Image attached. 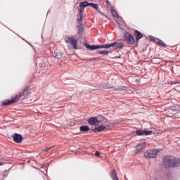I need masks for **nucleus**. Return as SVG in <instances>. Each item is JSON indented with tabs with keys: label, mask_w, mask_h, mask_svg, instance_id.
I'll use <instances>...</instances> for the list:
<instances>
[{
	"label": "nucleus",
	"mask_w": 180,
	"mask_h": 180,
	"mask_svg": "<svg viewBox=\"0 0 180 180\" xmlns=\"http://www.w3.org/2000/svg\"><path fill=\"white\" fill-rule=\"evenodd\" d=\"M47 167H49V165H44V168H47Z\"/></svg>",
	"instance_id": "nucleus-33"
},
{
	"label": "nucleus",
	"mask_w": 180,
	"mask_h": 180,
	"mask_svg": "<svg viewBox=\"0 0 180 180\" xmlns=\"http://www.w3.org/2000/svg\"><path fill=\"white\" fill-rule=\"evenodd\" d=\"M167 117H175V115L172 113H167Z\"/></svg>",
	"instance_id": "nucleus-28"
},
{
	"label": "nucleus",
	"mask_w": 180,
	"mask_h": 180,
	"mask_svg": "<svg viewBox=\"0 0 180 180\" xmlns=\"http://www.w3.org/2000/svg\"><path fill=\"white\" fill-rule=\"evenodd\" d=\"M134 35L136 37V41H139L143 37V34L139 30H135Z\"/></svg>",
	"instance_id": "nucleus-18"
},
{
	"label": "nucleus",
	"mask_w": 180,
	"mask_h": 180,
	"mask_svg": "<svg viewBox=\"0 0 180 180\" xmlns=\"http://www.w3.org/2000/svg\"><path fill=\"white\" fill-rule=\"evenodd\" d=\"M112 47H114L115 50H117V49H123L124 45L123 43H117V42H113L111 43Z\"/></svg>",
	"instance_id": "nucleus-13"
},
{
	"label": "nucleus",
	"mask_w": 180,
	"mask_h": 180,
	"mask_svg": "<svg viewBox=\"0 0 180 180\" xmlns=\"http://www.w3.org/2000/svg\"><path fill=\"white\" fill-rule=\"evenodd\" d=\"M111 13L114 18H119V14H117V12L113 8H111Z\"/></svg>",
	"instance_id": "nucleus-24"
},
{
	"label": "nucleus",
	"mask_w": 180,
	"mask_h": 180,
	"mask_svg": "<svg viewBox=\"0 0 180 180\" xmlns=\"http://www.w3.org/2000/svg\"><path fill=\"white\" fill-rule=\"evenodd\" d=\"M97 120H98V124L99 123H106V120H108L105 117H103L102 115L97 116Z\"/></svg>",
	"instance_id": "nucleus-19"
},
{
	"label": "nucleus",
	"mask_w": 180,
	"mask_h": 180,
	"mask_svg": "<svg viewBox=\"0 0 180 180\" xmlns=\"http://www.w3.org/2000/svg\"><path fill=\"white\" fill-rule=\"evenodd\" d=\"M118 89L120 91H126V86H120Z\"/></svg>",
	"instance_id": "nucleus-30"
},
{
	"label": "nucleus",
	"mask_w": 180,
	"mask_h": 180,
	"mask_svg": "<svg viewBox=\"0 0 180 180\" xmlns=\"http://www.w3.org/2000/svg\"><path fill=\"white\" fill-rule=\"evenodd\" d=\"M89 6H91V8H94V9H96L100 13H102V12L99 11V6L98 4L95 3H89Z\"/></svg>",
	"instance_id": "nucleus-20"
},
{
	"label": "nucleus",
	"mask_w": 180,
	"mask_h": 180,
	"mask_svg": "<svg viewBox=\"0 0 180 180\" xmlns=\"http://www.w3.org/2000/svg\"><path fill=\"white\" fill-rule=\"evenodd\" d=\"M20 96L22 94L17 95L15 97L13 98L11 100H5L2 102V106H7V105H11V103H15L16 101H19L20 99Z\"/></svg>",
	"instance_id": "nucleus-6"
},
{
	"label": "nucleus",
	"mask_w": 180,
	"mask_h": 180,
	"mask_svg": "<svg viewBox=\"0 0 180 180\" xmlns=\"http://www.w3.org/2000/svg\"><path fill=\"white\" fill-rule=\"evenodd\" d=\"M29 89H30V87H27V88H25V89H24V91H23L22 94H25V92H26V91H29Z\"/></svg>",
	"instance_id": "nucleus-31"
},
{
	"label": "nucleus",
	"mask_w": 180,
	"mask_h": 180,
	"mask_svg": "<svg viewBox=\"0 0 180 180\" xmlns=\"http://www.w3.org/2000/svg\"><path fill=\"white\" fill-rule=\"evenodd\" d=\"M148 38L153 41V43H156V44H158L159 46H162V47H167V44L162 41V40H160V39H157L153 35L148 36Z\"/></svg>",
	"instance_id": "nucleus-7"
},
{
	"label": "nucleus",
	"mask_w": 180,
	"mask_h": 180,
	"mask_svg": "<svg viewBox=\"0 0 180 180\" xmlns=\"http://www.w3.org/2000/svg\"><path fill=\"white\" fill-rule=\"evenodd\" d=\"M161 150V149L150 150L144 153V157H146V158H155L157 157V154H158Z\"/></svg>",
	"instance_id": "nucleus-3"
},
{
	"label": "nucleus",
	"mask_w": 180,
	"mask_h": 180,
	"mask_svg": "<svg viewBox=\"0 0 180 180\" xmlns=\"http://www.w3.org/2000/svg\"><path fill=\"white\" fill-rule=\"evenodd\" d=\"M54 146H51V147H46L44 149L42 150V151H45V153H47V151H49V150H51V148H53Z\"/></svg>",
	"instance_id": "nucleus-27"
},
{
	"label": "nucleus",
	"mask_w": 180,
	"mask_h": 180,
	"mask_svg": "<svg viewBox=\"0 0 180 180\" xmlns=\"http://www.w3.org/2000/svg\"><path fill=\"white\" fill-rule=\"evenodd\" d=\"M12 138L13 139V141H15V143H22V141L23 140V137L22 136V135L19 134H14L12 136Z\"/></svg>",
	"instance_id": "nucleus-10"
},
{
	"label": "nucleus",
	"mask_w": 180,
	"mask_h": 180,
	"mask_svg": "<svg viewBox=\"0 0 180 180\" xmlns=\"http://www.w3.org/2000/svg\"><path fill=\"white\" fill-rule=\"evenodd\" d=\"M65 43H69L73 48L77 50V46L78 45V41L74 37H68L65 38Z\"/></svg>",
	"instance_id": "nucleus-5"
},
{
	"label": "nucleus",
	"mask_w": 180,
	"mask_h": 180,
	"mask_svg": "<svg viewBox=\"0 0 180 180\" xmlns=\"http://www.w3.org/2000/svg\"><path fill=\"white\" fill-rule=\"evenodd\" d=\"M147 146L146 142L140 143L137 145L136 148L134 150L135 154H137L139 153H141L143 151V148Z\"/></svg>",
	"instance_id": "nucleus-9"
},
{
	"label": "nucleus",
	"mask_w": 180,
	"mask_h": 180,
	"mask_svg": "<svg viewBox=\"0 0 180 180\" xmlns=\"http://www.w3.org/2000/svg\"><path fill=\"white\" fill-rule=\"evenodd\" d=\"M124 39L127 41V44H134V37L129 32H126L124 34Z\"/></svg>",
	"instance_id": "nucleus-4"
},
{
	"label": "nucleus",
	"mask_w": 180,
	"mask_h": 180,
	"mask_svg": "<svg viewBox=\"0 0 180 180\" xmlns=\"http://www.w3.org/2000/svg\"><path fill=\"white\" fill-rule=\"evenodd\" d=\"M112 46V44H101L99 45V49H110Z\"/></svg>",
	"instance_id": "nucleus-23"
},
{
	"label": "nucleus",
	"mask_w": 180,
	"mask_h": 180,
	"mask_svg": "<svg viewBox=\"0 0 180 180\" xmlns=\"http://www.w3.org/2000/svg\"><path fill=\"white\" fill-rule=\"evenodd\" d=\"M179 108H180L179 104H176L174 105L170 106V110H174V112L179 110Z\"/></svg>",
	"instance_id": "nucleus-22"
},
{
	"label": "nucleus",
	"mask_w": 180,
	"mask_h": 180,
	"mask_svg": "<svg viewBox=\"0 0 180 180\" xmlns=\"http://www.w3.org/2000/svg\"><path fill=\"white\" fill-rule=\"evenodd\" d=\"M79 13L77 15V22H82L84 19V9L86 8V6H89V3L88 1H82L79 5Z\"/></svg>",
	"instance_id": "nucleus-2"
},
{
	"label": "nucleus",
	"mask_w": 180,
	"mask_h": 180,
	"mask_svg": "<svg viewBox=\"0 0 180 180\" xmlns=\"http://www.w3.org/2000/svg\"><path fill=\"white\" fill-rule=\"evenodd\" d=\"M91 128L87 125H83L79 127L80 131H89Z\"/></svg>",
	"instance_id": "nucleus-21"
},
{
	"label": "nucleus",
	"mask_w": 180,
	"mask_h": 180,
	"mask_svg": "<svg viewBox=\"0 0 180 180\" xmlns=\"http://www.w3.org/2000/svg\"><path fill=\"white\" fill-rule=\"evenodd\" d=\"M85 47L88 49V50H91L94 51V50H98L99 49V45H90L88 43L85 44Z\"/></svg>",
	"instance_id": "nucleus-15"
},
{
	"label": "nucleus",
	"mask_w": 180,
	"mask_h": 180,
	"mask_svg": "<svg viewBox=\"0 0 180 180\" xmlns=\"http://www.w3.org/2000/svg\"><path fill=\"white\" fill-rule=\"evenodd\" d=\"M109 175L112 180H119V177H117V172H116V170L113 169L112 171H111Z\"/></svg>",
	"instance_id": "nucleus-16"
},
{
	"label": "nucleus",
	"mask_w": 180,
	"mask_h": 180,
	"mask_svg": "<svg viewBox=\"0 0 180 180\" xmlns=\"http://www.w3.org/2000/svg\"><path fill=\"white\" fill-rule=\"evenodd\" d=\"M94 155H96V157H100L101 156V152L96 151Z\"/></svg>",
	"instance_id": "nucleus-29"
},
{
	"label": "nucleus",
	"mask_w": 180,
	"mask_h": 180,
	"mask_svg": "<svg viewBox=\"0 0 180 180\" xmlns=\"http://www.w3.org/2000/svg\"><path fill=\"white\" fill-rule=\"evenodd\" d=\"M105 129H106V126L101 125L99 127H95L92 130L94 133H100L101 131H103V130H105Z\"/></svg>",
	"instance_id": "nucleus-14"
},
{
	"label": "nucleus",
	"mask_w": 180,
	"mask_h": 180,
	"mask_svg": "<svg viewBox=\"0 0 180 180\" xmlns=\"http://www.w3.org/2000/svg\"><path fill=\"white\" fill-rule=\"evenodd\" d=\"M136 136H150V134H153V131L138 129L136 131Z\"/></svg>",
	"instance_id": "nucleus-8"
},
{
	"label": "nucleus",
	"mask_w": 180,
	"mask_h": 180,
	"mask_svg": "<svg viewBox=\"0 0 180 180\" xmlns=\"http://www.w3.org/2000/svg\"><path fill=\"white\" fill-rule=\"evenodd\" d=\"M179 160V162H180V159H178Z\"/></svg>",
	"instance_id": "nucleus-35"
},
{
	"label": "nucleus",
	"mask_w": 180,
	"mask_h": 180,
	"mask_svg": "<svg viewBox=\"0 0 180 180\" xmlns=\"http://www.w3.org/2000/svg\"><path fill=\"white\" fill-rule=\"evenodd\" d=\"M89 123L92 126H98L99 124V120H98L97 117H91L89 119Z\"/></svg>",
	"instance_id": "nucleus-11"
},
{
	"label": "nucleus",
	"mask_w": 180,
	"mask_h": 180,
	"mask_svg": "<svg viewBox=\"0 0 180 180\" xmlns=\"http://www.w3.org/2000/svg\"><path fill=\"white\" fill-rule=\"evenodd\" d=\"M110 51H98V54H102L103 56H108Z\"/></svg>",
	"instance_id": "nucleus-25"
},
{
	"label": "nucleus",
	"mask_w": 180,
	"mask_h": 180,
	"mask_svg": "<svg viewBox=\"0 0 180 180\" xmlns=\"http://www.w3.org/2000/svg\"><path fill=\"white\" fill-rule=\"evenodd\" d=\"M79 25L77 26V29H79L78 30V34H82L84 33V24H82V22H81L82 21H78Z\"/></svg>",
	"instance_id": "nucleus-17"
},
{
	"label": "nucleus",
	"mask_w": 180,
	"mask_h": 180,
	"mask_svg": "<svg viewBox=\"0 0 180 180\" xmlns=\"http://www.w3.org/2000/svg\"><path fill=\"white\" fill-rule=\"evenodd\" d=\"M28 95H30V93H28Z\"/></svg>",
	"instance_id": "nucleus-34"
},
{
	"label": "nucleus",
	"mask_w": 180,
	"mask_h": 180,
	"mask_svg": "<svg viewBox=\"0 0 180 180\" xmlns=\"http://www.w3.org/2000/svg\"><path fill=\"white\" fill-rule=\"evenodd\" d=\"M52 57H53V58H57L58 60H60V58L63 57V53H61V51L56 49L52 53Z\"/></svg>",
	"instance_id": "nucleus-12"
},
{
	"label": "nucleus",
	"mask_w": 180,
	"mask_h": 180,
	"mask_svg": "<svg viewBox=\"0 0 180 180\" xmlns=\"http://www.w3.org/2000/svg\"><path fill=\"white\" fill-rule=\"evenodd\" d=\"M162 164L166 169L178 168L179 167V160L172 155H167L162 158Z\"/></svg>",
	"instance_id": "nucleus-1"
},
{
	"label": "nucleus",
	"mask_w": 180,
	"mask_h": 180,
	"mask_svg": "<svg viewBox=\"0 0 180 180\" xmlns=\"http://www.w3.org/2000/svg\"><path fill=\"white\" fill-rule=\"evenodd\" d=\"M115 58H122V56H115Z\"/></svg>",
	"instance_id": "nucleus-32"
},
{
	"label": "nucleus",
	"mask_w": 180,
	"mask_h": 180,
	"mask_svg": "<svg viewBox=\"0 0 180 180\" xmlns=\"http://www.w3.org/2000/svg\"><path fill=\"white\" fill-rule=\"evenodd\" d=\"M169 84H171V85H176V84H180V82L178 81V80H176V81H171L169 82Z\"/></svg>",
	"instance_id": "nucleus-26"
}]
</instances>
